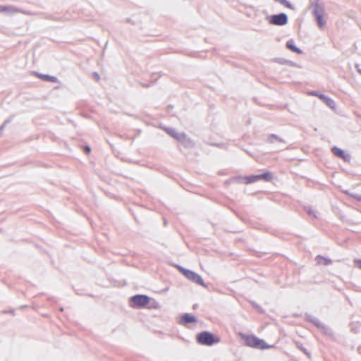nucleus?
Here are the masks:
<instances>
[{
    "label": "nucleus",
    "mask_w": 361,
    "mask_h": 361,
    "mask_svg": "<svg viewBox=\"0 0 361 361\" xmlns=\"http://www.w3.org/2000/svg\"><path fill=\"white\" fill-rule=\"evenodd\" d=\"M269 23L276 25H284L288 23V17L285 13L273 15L270 17Z\"/></svg>",
    "instance_id": "obj_9"
},
{
    "label": "nucleus",
    "mask_w": 361,
    "mask_h": 361,
    "mask_svg": "<svg viewBox=\"0 0 361 361\" xmlns=\"http://www.w3.org/2000/svg\"><path fill=\"white\" fill-rule=\"evenodd\" d=\"M177 268L188 280L197 284H199L203 287H206L203 279L199 274H196L192 271L184 269L180 266H177Z\"/></svg>",
    "instance_id": "obj_4"
},
{
    "label": "nucleus",
    "mask_w": 361,
    "mask_h": 361,
    "mask_svg": "<svg viewBox=\"0 0 361 361\" xmlns=\"http://www.w3.org/2000/svg\"><path fill=\"white\" fill-rule=\"evenodd\" d=\"M277 141H279V142H283V140L279 137H278L276 135H271L270 136H269L268 137V142H270V143H274Z\"/></svg>",
    "instance_id": "obj_15"
},
{
    "label": "nucleus",
    "mask_w": 361,
    "mask_h": 361,
    "mask_svg": "<svg viewBox=\"0 0 361 361\" xmlns=\"http://www.w3.org/2000/svg\"><path fill=\"white\" fill-rule=\"evenodd\" d=\"M164 130L172 137L185 145L190 147L192 145L191 140L183 133H178L175 129L171 128H166Z\"/></svg>",
    "instance_id": "obj_2"
},
{
    "label": "nucleus",
    "mask_w": 361,
    "mask_h": 361,
    "mask_svg": "<svg viewBox=\"0 0 361 361\" xmlns=\"http://www.w3.org/2000/svg\"><path fill=\"white\" fill-rule=\"evenodd\" d=\"M182 322L183 323H192L195 322V318L190 314H185L182 317Z\"/></svg>",
    "instance_id": "obj_13"
},
{
    "label": "nucleus",
    "mask_w": 361,
    "mask_h": 361,
    "mask_svg": "<svg viewBox=\"0 0 361 361\" xmlns=\"http://www.w3.org/2000/svg\"><path fill=\"white\" fill-rule=\"evenodd\" d=\"M1 11H8V12H10V13H13V12H15L16 11V9L13 8V7H4V6H0V12Z\"/></svg>",
    "instance_id": "obj_16"
},
{
    "label": "nucleus",
    "mask_w": 361,
    "mask_h": 361,
    "mask_svg": "<svg viewBox=\"0 0 361 361\" xmlns=\"http://www.w3.org/2000/svg\"><path fill=\"white\" fill-rule=\"evenodd\" d=\"M331 151L334 155L343 159L345 161H348L350 159L349 155L345 154V152L340 148L334 147Z\"/></svg>",
    "instance_id": "obj_11"
},
{
    "label": "nucleus",
    "mask_w": 361,
    "mask_h": 361,
    "mask_svg": "<svg viewBox=\"0 0 361 361\" xmlns=\"http://www.w3.org/2000/svg\"><path fill=\"white\" fill-rule=\"evenodd\" d=\"M317 263L320 264H327L329 263V261L322 257H317Z\"/></svg>",
    "instance_id": "obj_17"
},
{
    "label": "nucleus",
    "mask_w": 361,
    "mask_h": 361,
    "mask_svg": "<svg viewBox=\"0 0 361 361\" xmlns=\"http://www.w3.org/2000/svg\"><path fill=\"white\" fill-rule=\"evenodd\" d=\"M354 262H355V264L356 265V267L361 269V260L355 259L354 261Z\"/></svg>",
    "instance_id": "obj_20"
},
{
    "label": "nucleus",
    "mask_w": 361,
    "mask_h": 361,
    "mask_svg": "<svg viewBox=\"0 0 361 361\" xmlns=\"http://www.w3.org/2000/svg\"><path fill=\"white\" fill-rule=\"evenodd\" d=\"M6 124V122H5V123H4L1 126V128H0V130H2L4 129V128L5 127Z\"/></svg>",
    "instance_id": "obj_23"
},
{
    "label": "nucleus",
    "mask_w": 361,
    "mask_h": 361,
    "mask_svg": "<svg viewBox=\"0 0 361 361\" xmlns=\"http://www.w3.org/2000/svg\"><path fill=\"white\" fill-rule=\"evenodd\" d=\"M93 75H94V78H95L97 80H98L99 79V75H98L97 73H94V74H93Z\"/></svg>",
    "instance_id": "obj_21"
},
{
    "label": "nucleus",
    "mask_w": 361,
    "mask_h": 361,
    "mask_svg": "<svg viewBox=\"0 0 361 361\" xmlns=\"http://www.w3.org/2000/svg\"><path fill=\"white\" fill-rule=\"evenodd\" d=\"M43 78L45 80H47L53 81V82H55L56 80V78L49 76V75H43Z\"/></svg>",
    "instance_id": "obj_19"
},
{
    "label": "nucleus",
    "mask_w": 361,
    "mask_h": 361,
    "mask_svg": "<svg viewBox=\"0 0 361 361\" xmlns=\"http://www.w3.org/2000/svg\"><path fill=\"white\" fill-rule=\"evenodd\" d=\"M164 130L172 137L185 145L190 147L192 145L191 140L183 133H178L175 129L171 128H166Z\"/></svg>",
    "instance_id": "obj_1"
},
{
    "label": "nucleus",
    "mask_w": 361,
    "mask_h": 361,
    "mask_svg": "<svg viewBox=\"0 0 361 361\" xmlns=\"http://www.w3.org/2000/svg\"><path fill=\"white\" fill-rule=\"evenodd\" d=\"M247 345L258 348V349H267L271 348V345H267L264 341L258 338L255 336H245L243 337Z\"/></svg>",
    "instance_id": "obj_3"
},
{
    "label": "nucleus",
    "mask_w": 361,
    "mask_h": 361,
    "mask_svg": "<svg viewBox=\"0 0 361 361\" xmlns=\"http://www.w3.org/2000/svg\"><path fill=\"white\" fill-rule=\"evenodd\" d=\"M311 94L318 97L321 100L324 102L326 106L330 107L331 109H335V102L331 98L324 94H320L318 92H313L311 93Z\"/></svg>",
    "instance_id": "obj_10"
},
{
    "label": "nucleus",
    "mask_w": 361,
    "mask_h": 361,
    "mask_svg": "<svg viewBox=\"0 0 361 361\" xmlns=\"http://www.w3.org/2000/svg\"><path fill=\"white\" fill-rule=\"evenodd\" d=\"M306 211L310 215H312L313 217L317 218V216L316 212L314 210H313V209H312L310 207L306 208Z\"/></svg>",
    "instance_id": "obj_18"
},
{
    "label": "nucleus",
    "mask_w": 361,
    "mask_h": 361,
    "mask_svg": "<svg viewBox=\"0 0 361 361\" xmlns=\"http://www.w3.org/2000/svg\"><path fill=\"white\" fill-rule=\"evenodd\" d=\"M197 341L202 345H212L214 343L219 342V338L214 337L213 334L208 332L204 331L197 335Z\"/></svg>",
    "instance_id": "obj_5"
},
{
    "label": "nucleus",
    "mask_w": 361,
    "mask_h": 361,
    "mask_svg": "<svg viewBox=\"0 0 361 361\" xmlns=\"http://www.w3.org/2000/svg\"><path fill=\"white\" fill-rule=\"evenodd\" d=\"M85 150L87 153H89L90 152V148L89 147H85Z\"/></svg>",
    "instance_id": "obj_22"
},
{
    "label": "nucleus",
    "mask_w": 361,
    "mask_h": 361,
    "mask_svg": "<svg viewBox=\"0 0 361 361\" xmlns=\"http://www.w3.org/2000/svg\"><path fill=\"white\" fill-rule=\"evenodd\" d=\"M286 47L291 50L293 52L298 53V54H302V50H300L299 48L296 47L293 40H289L286 42Z\"/></svg>",
    "instance_id": "obj_12"
},
{
    "label": "nucleus",
    "mask_w": 361,
    "mask_h": 361,
    "mask_svg": "<svg viewBox=\"0 0 361 361\" xmlns=\"http://www.w3.org/2000/svg\"><path fill=\"white\" fill-rule=\"evenodd\" d=\"M149 302V298L145 295H136L130 298V306L134 308L144 307Z\"/></svg>",
    "instance_id": "obj_6"
},
{
    "label": "nucleus",
    "mask_w": 361,
    "mask_h": 361,
    "mask_svg": "<svg viewBox=\"0 0 361 361\" xmlns=\"http://www.w3.org/2000/svg\"><path fill=\"white\" fill-rule=\"evenodd\" d=\"M313 13L319 28H324L326 24V20L324 17V11L323 8L319 4H315Z\"/></svg>",
    "instance_id": "obj_7"
},
{
    "label": "nucleus",
    "mask_w": 361,
    "mask_h": 361,
    "mask_svg": "<svg viewBox=\"0 0 361 361\" xmlns=\"http://www.w3.org/2000/svg\"><path fill=\"white\" fill-rule=\"evenodd\" d=\"M260 179H264L267 181H269L271 180V174L270 173H264L262 174L251 176L243 178V183H245V184L251 183L257 181Z\"/></svg>",
    "instance_id": "obj_8"
},
{
    "label": "nucleus",
    "mask_w": 361,
    "mask_h": 361,
    "mask_svg": "<svg viewBox=\"0 0 361 361\" xmlns=\"http://www.w3.org/2000/svg\"><path fill=\"white\" fill-rule=\"evenodd\" d=\"M274 1L275 2H278V3L281 4L283 6H285L287 8H289L290 9H293V6H292V4L290 3H289L286 0H274Z\"/></svg>",
    "instance_id": "obj_14"
},
{
    "label": "nucleus",
    "mask_w": 361,
    "mask_h": 361,
    "mask_svg": "<svg viewBox=\"0 0 361 361\" xmlns=\"http://www.w3.org/2000/svg\"><path fill=\"white\" fill-rule=\"evenodd\" d=\"M317 326L325 329V327L321 324H317Z\"/></svg>",
    "instance_id": "obj_24"
}]
</instances>
